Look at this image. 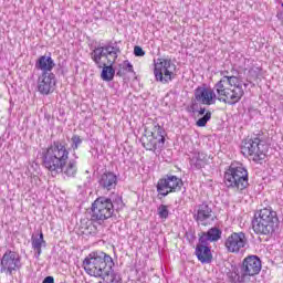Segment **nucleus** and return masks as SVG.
<instances>
[{"mask_svg": "<svg viewBox=\"0 0 283 283\" xmlns=\"http://www.w3.org/2000/svg\"><path fill=\"white\" fill-rule=\"evenodd\" d=\"M70 146L65 139L53 140L42 153V165L51 174L74 178L78 171L75 159L70 160Z\"/></svg>", "mask_w": 283, "mask_h": 283, "instance_id": "nucleus-1", "label": "nucleus"}, {"mask_svg": "<svg viewBox=\"0 0 283 283\" xmlns=\"http://www.w3.org/2000/svg\"><path fill=\"white\" fill-rule=\"evenodd\" d=\"M221 78L214 84L213 91L217 92L218 101L227 105H237L244 96L242 80L235 75H229V71H221Z\"/></svg>", "mask_w": 283, "mask_h": 283, "instance_id": "nucleus-2", "label": "nucleus"}, {"mask_svg": "<svg viewBox=\"0 0 283 283\" xmlns=\"http://www.w3.org/2000/svg\"><path fill=\"white\" fill-rule=\"evenodd\" d=\"M125 203L123 197L118 193H112L109 197H98L92 205V222L103 224L105 220H109L114 216V211L124 209Z\"/></svg>", "mask_w": 283, "mask_h": 283, "instance_id": "nucleus-3", "label": "nucleus"}, {"mask_svg": "<svg viewBox=\"0 0 283 283\" xmlns=\"http://www.w3.org/2000/svg\"><path fill=\"white\" fill-rule=\"evenodd\" d=\"M82 266L87 275L105 280L114 269V259L103 251L92 252L84 259Z\"/></svg>", "mask_w": 283, "mask_h": 283, "instance_id": "nucleus-4", "label": "nucleus"}, {"mask_svg": "<svg viewBox=\"0 0 283 283\" xmlns=\"http://www.w3.org/2000/svg\"><path fill=\"white\" fill-rule=\"evenodd\" d=\"M260 271H262V260L258 255H249L241 264L232 266V271L227 273L228 282L250 283L251 277L260 275Z\"/></svg>", "mask_w": 283, "mask_h": 283, "instance_id": "nucleus-5", "label": "nucleus"}, {"mask_svg": "<svg viewBox=\"0 0 283 283\" xmlns=\"http://www.w3.org/2000/svg\"><path fill=\"white\" fill-rule=\"evenodd\" d=\"M277 227H280V219L273 208H263L254 213L252 229L258 235H273Z\"/></svg>", "mask_w": 283, "mask_h": 283, "instance_id": "nucleus-6", "label": "nucleus"}, {"mask_svg": "<svg viewBox=\"0 0 283 283\" xmlns=\"http://www.w3.org/2000/svg\"><path fill=\"white\" fill-rule=\"evenodd\" d=\"M224 185L234 191H244L249 187V171L242 164H232L224 172Z\"/></svg>", "mask_w": 283, "mask_h": 283, "instance_id": "nucleus-7", "label": "nucleus"}, {"mask_svg": "<svg viewBox=\"0 0 283 283\" xmlns=\"http://www.w3.org/2000/svg\"><path fill=\"white\" fill-rule=\"evenodd\" d=\"M165 128L160 126L158 123H154V127L151 130L145 128V134L140 138V143L147 151H158V149H163L165 147Z\"/></svg>", "mask_w": 283, "mask_h": 283, "instance_id": "nucleus-8", "label": "nucleus"}, {"mask_svg": "<svg viewBox=\"0 0 283 283\" xmlns=\"http://www.w3.org/2000/svg\"><path fill=\"white\" fill-rule=\"evenodd\" d=\"M241 154L251 156L254 163H262L266 158V145L256 135L241 145Z\"/></svg>", "mask_w": 283, "mask_h": 283, "instance_id": "nucleus-9", "label": "nucleus"}, {"mask_svg": "<svg viewBox=\"0 0 283 283\" xmlns=\"http://www.w3.org/2000/svg\"><path fill=\"white\" fill-rule=\"evenodd\" d=\"M118 54H120V46H117V43L115 42L112 45V42H108L105 45H97L93 49L91 52V59L95 63L97 67H103V63L101 61L103 59H107L109 61V56H113V61H116L118 59Z\"/></svg>", "mask_w": 283, "mask_h": 283, "instance_id": "nucleus-10", "label": "nucleus"}, {"mask_svg": "<svg viewBox=\"0 0 283 283\" xmlns=\"http://www.w3.org/2000/svg\"><path fill=\"white\" fill-rule=\"evenodd\" d=\"M184 185L182 179L178 176L166 175L157 182V193L163 198H167L169 193H177L178 191H181Z\"/></svg>", "mask_w": 283, "mask_h": 283, "instance_id": "nucleus-11", "label": "nucleus"}, {"mask_svg": "<svg viewBox=\"0 0 283 283\" xmlns=\"http://www.w3.org/2000/svg\"><path fill=\"white\" fill-rule=\"evenodd\" d=\"M21 255L12 250H7L0 261V273L12 275L13 272L21 271Z\"/></svg>", "mask_w": 283, "mask_h": 283, "instance_id": "nucleus-12", "label": "nucleus"}, {"mask_svg": "<svg viewBox=\"0 0 283 283\" xmlns=\"http://www.w3.org/2000/svg\"><path fill=\"white\" fill-rule=\"evenodd\" d=\"M176 65L171 64V59H158L155 62L154 74L155 78L159 83H169L171 76H174V71Z\"/></svg>", "mask_w": 283, "mask_h": 283, "instance_id": "nucleus-13", "label": "nucleus"}, {"mask_svg": "<svg viewBox=\"0 0 283 283\" xmlns=\"http://www.w3.org/2000/svg\"><path fill=\"white\" fill-rule=\"evenodd\" d=\"M192 218L197 224H201V227H207L209 222H213V208L209 203V201H203L195 207Z\"/></svg>", "mask_w": 283, "mask_h": 283, "instance_id": "nucleus-14", "label": "nucleus"}, {"mask_svg": "<svg viewBox=\"0 0 283 283\" xmlns=\"http://www.w3.org/2000/svg\"><path fill=\"white\" fill-rule=\"evenodd\" d=\"M38 92L43 96L52 94L56 87V75L54 73L42 72L36 82Z\"/></svg>", "mask_w": 283, "mask_h": 283, "instance_id": "nucleus-15", "label": "nucleus"}, {"mask_svg": "<svg viewBox=\"0 0 283 283\" xmlns=\"http://www.w3.org/2000/svg\"><path fill=\"white\" fill-rule=\"evenodd\" d=\"M229 253H240L241 249L247 247V234L244 232H233L224 242Z\"/></svg>", "mask_w": 283, "mask_h": 283, "instance_id": "nucleus-16", "label": "nucleus"}, {"mask_svg": "<svg viewBox=\"0 0 283 283\" xmlns=\"http://www.w3.org/2000/svg\"><path fill=\"white\" fill-rule=\"evenodd\" d=\"M195 98L197 103H201V105H216L218 95H216L213 88L198 87L195 90Z\"/></svg>", "mask_w": 283, "mask_h": 283, "instance_id": "nucleus-17", "label": "nucleus"}, {"mask_svg": "<svg viewBox=\"0 0 283 283\" xmlns=\"http://www.w3.org/2000/svg\"><path fill=\"white\" fill-rule=\"evenodd\" d=\"M195 255L197 256V260L201 262V264H211V261L213 260V254L211 253V247H209V243H202L199 242L195 249Z\"/></svg>", "mask_w": 283, "mask_h": 283, "instance_id": "nucleus-18", "label": "nucleus"}, {"mask_svg": "<svg viewBox=\"0 0 283 283\" xmlns=\"http://www.w3.org/2000/svg\"><path fill=\"white\" fill-rule=\"evenodd\" d=\"M98 185L104 191H112L118 185V176L112 171L104 172L99 176Z\"/></svg>", "mask_w": 283, "mask_h": 283, "instance_id": "nucleus-19", "label": "nucleus"}, {"mask_svg": "<svg viewBox=\"0 0 283 283\" xmlns=\"http://www.w3.org/2000/svg\"><path fill=\"white\" fill-rule=\"evenodd\" d=\"M199 235V242L208 243L209 242H218L222 238V230L218 227L210 228L207 232H201Z\"/></svg>", "mask_w": 283, "mask_h": 283, "instance_id": "nucleus-20", "label": "nucleus"}, {"mask_svg": "<svg viewBox=\"0 0 283 283\" xmlns=\"http://www.w3.org/2000/svg\"><path fill=\"white\" fill-rule=\"evenodd\" d=\"M54 60L49 55H41L35 61V70H41V72H45L46 74H52V70L55 67Z\"/></svg>", "mask_w": 283, "mask_h": 283, "instance_id": "nucleus-21", "label": "nucleus"}, {"mask_svg": "<svg viewBox=\"0 0 283 283\" xmlns=\"http://www.w3.org/2000/svg\"><path fill=\"white\" fill-rule=\"evenodd\" d=\"M209 164V157L205 153L195 151L190 157V166L195 169H202Z\"/></svg>", "mask_w": 283, "mask_h": 283, "instance_id": "nucleus-22", "label": "nucleus"}, {"mask_svg": "<svg viewBox=\"0 0 283 283\" xmlns=\"http://www.w3.org/2000/svg\"><path fill=\"white\" fill-rule=\"evenodd\" d=\"M108 65L107 64H102V73H101V78L102 81H106V83H109V81H114V76H116V70L114 69V63L116 61L108 60Z\"/></svg>", "mask_w": 283, "mask_h": 283, "instance_id": "nucleus-23", "label": "nucleus"}, {"mask_svg": "<svg viewBox=\"0 0 283 283\" xmlns=\"http://www.w3.org/2000/svg\"><path fill=\"white\" fill-rule=\"evenodd\" d=\"M43 244H45V239H43V232L40 231V233L38 235H32L31 237V245L33 251H35L34 258L36 260H39V258H41V253H42V247Z\"/></svg>", "mask_w": 283, "mask_h": 283, "instance_id": "nucleus-24", "label": "nucleus"}, {"mask_svg": "<svg viewBox=\"0 0 283 283\" xmlns=\"http://www.w3.org/2000/svg\"><path fill=\"white\" fill-rule=\"evenodd\" d=\"M157 213L160 220H167V218H169V207L165 205H160L157 208Z\"/></svg>", "mask_w": 283, "mask_h": 283, "instance_id": "nucleus-25", "label": "nucleus"}, {"mask_svg": "<svg viewBox=\"0 0 283 283\" xmlns=\"http://www.w3.org/2000/svg\"><path fill=\"white\" fill-rule=\"evenodd\" d=\"M208 120H211V112L208 111L206 114L196 122L197 127H207Z\"/></svg>", "mask_w": 283, "mask_h": 283, "instance_id": "nucleus-26", "label": "nucleus"}, {"mask_svg": "<svg viewBox=\"0 0 283 283\" xmlns=\"http://www.w3.org/2000/svg\"><path fill=\"white\" fill-rule=\"evenodd\" d=\"M71 149H73V151H76V149H78V147L83 145V139H81V136L78 135H73L71 138Z\"/></svg>", "mask_w": 283, "mask_h": 283, "instance_id": "nucleus-27", "label": "nucleus"}, {"mask_svg": "<svg viewBox=\"0 0 283 283\" xmlns=\"http://www.w3.org/2000/svg\"><path fill=\"white\" fill-rule=\"evenodd\" d=\"M185 238L189 242V244H193V242H196V231L193 230L186 231Z\"/></svg>", "mask_w": 283, "mask_h": 283, "instance_id": "nucleus-28", "label": "nucleus"}, {"mask_svg": "<svg viewBox=\"0 0 283 283\" xmlns=\"http://www.w3.org/2000/svg\"><path fill=\"white\" fill-rule=\"evenodd\" d=\"M119 67H123V70H127V72H134V65H132V62L128 60H125L123 62V65L119 64Z\"/></svg>", "mask_w": 283, "mask_h": 283, "instance_id": "nucleus-29", "label": "nucleus"}, {"mask_svg": "<svg viewBox=\"0 0 283 283\" xmlns=\"http://www.w3.org/2000/svg\"><path fill=\"white\" fill-rule=\"evenodd\" d=\"M134 55L135 56H145V50L142 46L135 45L134 46Z\"/></svg>", "mask_w": 283, "mask_h": 283, "instance_id": "nucleus-30", "label": "nucleus"}, {"mask_svg": "<svg viewBox=\"0 0 283 283\" xmlns=\"http://www.w3.org/2000/svg\"><path fill=\"white\" fill-rule=\"evenodd\" d=\"M198 101H192L191 105H190V112H192L193 114H196V112H198Z\"/></svg>", "mask_w": 283, "mask_h": 283, "instance_id": "nucleus-31", "label": "nucleus"}, {"mask_svg": "<svg viewBox=\"0 0 283 283\" xmlns=\"http://www.w3.org/2000/svg\"><path fill=\"white\" fill-rule=\"evenodd\" d=\"M42 283H54V276H46V277H44Z\"/></svg>", "mask_w": 283, "mask_h": 283, "instance_id": "nucleus-32", "label": "nucleus"}, {"mask_svg": "<svg viewBox=\"0 0 283 283\" xmlns=\"http://www.w3.org/2000/svg\"><path fill=\"white\" fill-rule=\"evenodd\" d=\"M281 7L283 8V3L281 4ZM276 17L277 19H280V21H283V9L277 12Z\"/></svg>", "mask_w": 283, "mask_h": 283, "instance_id": "nucleus-33", "label": "nucleus"}, {"mask_svg": "<svg viewBox=\"0 0 283 283\" xmlns=\"http://www.w3.org/2000/svg\"><path fill=\"white\" fill-rule=\"evenodd\" d=\"M116 76H125V71L123 69H119L117 72H116Z\"/></svg>", "mask_w": 283, "mask_h": 283, "instance_id": "nucleus-34", "label": "nucleus"}, {"mask_svg": "<svg viewBox=\"0 0 283 283\" xmlns=\"http://www.w3.org/2000/svg\"><path fill=\"white\" fill-rule=\"evenodd\" d=\"M197 112H198L199 116H205V114H207L206 113L207 112L206 108L198 109Z\"/></svg>", "mask_w": 283, "mask_h": 283, "instance_id": "nucleus-35", "label": "nucleus"}, {"mask_svg": "<svg viewBox=\"0 0 283 283\" xmlns=\"http://www.w3.org/2000/svg\"><path fill=\"white\" fill-rule=\"evenodd\" d=\"M243 85H244V87H249V84H247V83H244Z\"/></svg>", "mask_w": 283, "mask_h": 283, "instance_id": "nucleus-36", "label": "nucleus"}]
</instances>
